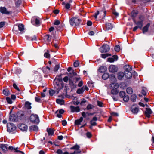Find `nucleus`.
<instances>
[{
	"label": "nucleus",
	"mask_w": 154,
	"mask_h": 154,
	"mask_svg": "<svg viewBox=\"0 0 154 154\" xmlns=\"http://www.w3.org/2000/svg\"><path fill=\"white\" fill-rule=\"evenodd\" d=\"M150 25V23H148L143 27L142 29V31L143 33H145L148 31V29Z\"/></svg>",
	"instance_id": "nucleus-17"
},
{
	"label": "nucleus",
	"mask_w": 154,
	"mask_h": 154,
	"mask_svg": "<svg viewBox=\"0 0 154 154\" xmlns=\"http://www.w3.org/2000/svg\"><path fill=\"white\" fill-rule=\"evenodd\" d=\"M62 75H63L62 74H60L58 76L59 78H57V80L58 81V82H56V86L55 87L57 89L56 91L57 93H58L60 90L61 89L63 88L62 85H60L59 82H61L62 81V79L61 78Z\"/></svg>",
	"instance_id": "nucleus-3"
},
{
	"label": "nucleus",
	"mask_w": 154,
	"mask_h": 154,
	"mask_svg": "<svg viewBox=\"0 0 154 154\" xmlns=\"http://www.w3.org/2000/svg\"><path fill=\"white\" fill-rule=\"evenodd\" d=\"M127 93L129 94H131L133 92L132 88L131 87H128L126 89Z\"/></svg>",
	"instance_id": "nucleus-37"
},
{
	"label": "nucleus",
	"mask_w": 154,
	"mask_h": 154,
	"mask_svg": "<svg viewBox=\"0 0 154 154\" xmlns=\"http://www.w3.org/2000/svg\"><path fill=\"white\" fill-rule=\"evenodd\" d=\"M64 112V111L63 110L61 109L57 111L55 113L56 114L57 117L59 118H61L62 117L61 114H63Z\"/></svg>",
	"instance_id": "nucleus-11"
},
{
	"label": "nucleus",
	"mask_w": 154,
	"mask_h": 154,
	"mask_svg": "<svg viewBox=\"0 0 154 154\" xmlns=\"http://www.w3.org/2000/svg\"><path fill=\"white\" fill-rule=\"evenodd\" d=\"M0 11L1 13H2L7 14H8L10 13V12L7 10L6 8L5 7H1L0 8Z\"/></svg>",
	"instance_id": "nucleus-21"
},
{
	"label": "nucleus",
	"mask_w": 154,
	"mask_h": 154,
	"mask_svg": "<svg viewBox=\"0 0 154 154\" xmlns=\"http://www.w3.org/2000/svg\"><path fill=\"white\" fill-rule=\"evenodd\" d=\"M18 127L19 128L23 131H26L27 130V126L23 124H19Z\"/></svg>",
	"instance_id": "nucleus-9"
},
{
	"label": "nucleus",
	"mask_w": 154,
	"mask_h": 154,
	"mask_svg": "<svg viewBox=\"0 0 154 154\" xmlns=\"http://www.w3.org/2000/svg\"><path fill=\"white\" fill-rule=\"evenodd\" d=\"M119 95L120 97L123 98L124 96L125 95V92L123 91H121L119 92Z\"/></svg>",
	"instance_id": "nucleus-42"
},
{
	"label": "nucleus",
	"mask_w": 154,
	"mask_h": 154,
	"mask_svg": "<svg viewBox=\"0 0 154 154\" xmlns=\"http://www.w3.org/2000/svg\"><path fill=\"white\" fill-rule=\"evenodd\" d=\"M106 29V30H108L112 29L113 28V26L110 23H107L105 25Z\"/></svg>",
	"instance_id": "nucleus-20"
},
{
	"label": "nucleus",
	"mask_w": 154,
	"mask_h": 154,
	"mask_svg": "<svg viewBox=\"0 0 154 154\" xmlns=\"http://www.w3.org/2000/svg\"><path fill=\"white\" fill-rule=\"evenodd\" d=\"M71 111L72 112H78L80 111V109L79 106L75 107L72 106H70Z\"/></svg>",
	"instance_id": "nucleus-8"
},
{
	"label": "nucleus",
	"mask_w": 154,
	"mask_h": 154,
	"mask_svg": "<svg viewBox=\"0 0 154 154\" xmlns=\"http://www.w3.org/2000/svg\"><path fill=\"white\" fill-rule=\"evenodd\" d=\"M109 69L110 72L114 73L117 71L118 68L116 66L112 65L109 66Z\"/></svg>",
	"instance_id": "nucleus-7"
},
{
	"label": "nucleus",
	"mask_w": 154,
	"mask_h": 154,
	"mask_svg": "<svg viewBox=\"0 0 154 154\" xmlns=\"http://www.w3.org/2000/svg\"><path fill=\"white\" fill-rule=\"evenodd\" d=\"M115 51L117 52H119L120 50V47L119 45H116L115 48Z\"/></svg>",
	"instance_id": "nucleus-45"
},
{
	"label": "nucleus",
	"mask_w": 154,
	"mask_h": 154,
	"mask_svg": "<svg viewBox=\"0 0 154 154\" xmlns=\"http://www.w3.org/2000/svg\"><path fill=\"white\" fill-rule=\"evenodd\" d=\"M138 14V11L136 10H133L131 13V17L133 18H134Z\"/></svg>",
	"instance_id": "nucleus-27"
},
{
	"label": "nucleus",
	"mask_w": 154,
	"mask_h": 154,
	"mask_svg": "<svg viewBox=\"0 0 154 154\" xmlns=\"http://www.w3.org/2000/svg\"><path fill=\"white\" fill-rule=\"evenodd\" d=\"M13 86L14 88L16 89L18 91H20V90L19 88H18L17 86L15 83H14L13 84Z\"/></svg>",
	"instance_id": "nucleus-55"
},
{
	"label": "nucleus",
	"mask_w": 154,
	"mask_h": 154,
	"mask_svg": "<svg viewBox=\"0 0 154 154\" xmlns=\"http://www.w3.org/2000/svg\"><path fill=\"white\" fill-rule=\"evenodd\" d=\"M111 94L113 95L114 94H117L118 93V91H117V89H112L111 91Z\"/></svg>",
	"instance_id": "nucleus-36"
},
{
	"label": "nucleus",
	"mask_w": 154,
	"mask_h": 154,
	"mask_svg": "<svg viewBox=\"0 0 154 154\" xmlns=\"http://www.w3.org/2000/svg\"><path fill=\"white\" fill-rule=\"evenodd\" d=\"M9 119L10 121L12 122H15L17 120V117L14 115H11L9 116Z\"/></svg>",
	"instance_id": "nucleus-19"
},
{
	"label": "nucleus",
	"mask_w": 154,
	"mask_h": 154,
	"mask_svg": "<svg viewBox=\"0 0 154 154\" xmlns=\"http://www.w3.org/2000/svg\"><path fill=\"white\" fill-rule=\"evenodd\" d=\"M47 131L48 132L49 135H52L54 134V131L53 129L47 128Z\"/></svg>",
	"instance_id": "nucleus-30"
},
{
	"label": "nucleus",
	"mask_w": 154,
	"mask_h": 154,
	"mask_svg": "<svg viewBox=\"0 0 154 154\" xmlns=\"http://www.w3.org/2000/svg\"><path fill=\"white\" fill-rule=\"evenodd\" d=\"M18 29L20 31H23L24 29V26L23 24H20L18 25Z\"/></svg>",
	"instance_id": "nucleus-32"
},
{
	"label": "nucleus",
	"mask_w": 154,
	"mask_h": 154,
	"mask_svg": "<svg viewBox=\"0 0 154 154\" xmlns=\"http://www.w3.org/2000/svg\"><path fill=\"white\" fill-rule=\"evenodd\" d=\"M31 103L29 102H26L25 104V107L28 109H30L32 107L31 106Z\"/></svg>",
	"instance_id": "nucleus-28"
},
{
	"label": "nucleus",
	"mask_w": 154,
	"mask_h": 154,
	"mask_svg": "<svg viewBox=\"0 0 154 154\" xmlns=\"http://www.w3.org/2000/svg\"><path fill=\"white\" fill-rule=\"evenodd\" d=\"M60 23V22L58 20H55L54 23V24L55 25H58Z\"/></svg>",
	"instance_id": "nucleus-54"
},
{
	"label": "nucleus",
	"mask_w": 154,
	"mask_h": 154,
	"mask_svg": "<svg viewBox=\"0 0 154 154\" xmlns=\"http://www.w3.org/2000/svg\"><path fill=\"white\" fill-rule=\"evenodd\" d=\"M110 48L109 46L106 44L103 45L100 48V51L102 53L107 52L109 50Z\"/></svg>",
	"instance_id": "nucleus-6"
},
{
	"label": "nucleus",
	"mask_w": 154,
	"mask_h": 154,
	"mask_svg": "<svg viewBox=\"0 0 154 154\" xmlns=\"http://www.w3.org/2000/svg\"><path fill=\"white\" fill-rule=\"evenodd\" d=\"M6 100L8 103L9 104H11L12 103V101L11 99L9 97H7L6 98Z\"/></svg>",
	"instance_id": "nucleus-47"
},
{
	"label": "nucleus",
	"mask_w": 154,
	"mask_h": 154,
	"mask_svg": "<svg viewBox=\"0 0 154 154\" xmlns=\"http://www.w3.org/2000/svg\"><path fill=\"white\" fill-rule=\"evenodd\" d=\"M81 151L80 150H75L73 152L71 153V154H76L80 153L81 152Z\"/></svg>",
	"instance_id": "nucleus-57"
},
{
	"label": "nucleus",
	"mask_w": 154,
	"mask_h": 154,
	"mask_svg": "<svg viewBox=\"0 0 154 154\" xmlns=\"http://www.w3.org/2000/svg\"><path fill=\"white\" fill-rule=\"evenodd\" d=\"M152 113V111L149 108H147L146 109V111L145 112V114L148 118H149L150 114Z\"/></svg>",
	"instance_id": "nucleus-15"
},
{
	"label": "nucleus",
	"mask_w": 154,
	"mask_h": 154,
	"mask_svg": "<svg viewBox=\"0 0 154 154\" xmlns=\"http://www.w3.org/2000/svg\"><path fill=\"white\" fill-rule=\"evenodd\" d=\"M125 73L122 72H119L118 73V78L119 80H121L124 77Z\"/></svg>",
	"instance_id": "nucleus-25"
},
{
	"label": "nucleus",
	"mask_w": 154,
	"mask_h": 154,
	"mask_svg": "<svg viewBox=\"0 0 154 154\" xmlns=\"http://www.w3.org/2000/svg\"><path fill=\"white\" fill-rule=\"evenodd\" d=\"M107 70V68L106 66H102L99 68L98 71L100 73H103L106 71Z\"/></svg>",
	"instance_id": "nucleus-16"
},
{
	"label": "nucleus",
	"mask_w": 154,
	"mask_h": 154,
	"mask_svg": "<svg viewBox=\"0 0 154 154\" xmlns=\"http://www.w3.org/2000/svg\"><path fill=\"white\" fill-rule=\"evenodd\" d=\"M79 63L78 61H76L74 63V66L75 67H77L79 66Z\"/></svg>",
	"instance_id": "nucleus-51"
},
{
	"label": "nucleus",
	"mask_w": 154,
	"mask_h": 154,
	"mask_svg": "<svg viewBox=\"0 0 154 154\" xmlns=\"http://www.w3.org/2000/svg\"><path fill=\"white\" fill-rule=\"evenodd\" d=\"M80 146L77 144H76L70 148L71 150L75 149L76 150H80L79 149Z\"/></svg>",
	"instance_id": "nucleus-34"
},
{
	"label": "nucleus",
	"mask_w": 154,
	"mask_h": 154,
	"mask_svg": "<svg viewBox=\"0 0 154 154\" xmlns=\"http://www.w3.org/2000/svg\"><path fill=\"white\" fill-rule=\"evenodd\" d=\"M63 81L65 82H67L69 80V78L68 76H65L63 78Z\"/></svg>",
	"instance_id": "nucleus-60"
},
{
	"label": "nucleus",
	"mask_w": 154,
	"mask_h": 154,
	"mask_svg": "<svg viewBox=\"0 0 154 154\" xmlns=\"http://www.w3.org/2000/svg\"><path fill=\"white\" fill-rule=\"evenodd\" d=\"M45 38L46 39L48 42L51 40V36L49 35H46L45 36Z\"/></svg>",
	"instance_id": "nucleus-43"
},
{
	"label": "nucleus",
	"mask_w": 154,
	"mask_h": 154,
	"mask_svg": "<svg viewBox=\"0 0 154 154\" xmlns=\"http://www.w3.org/2000/svg\"><path fill=\"white\" fill-rule=\"evenodd\" d=\"M45 69H47V72H50V67L48 66H46L43 67L42 69V71H45Z\"/></svg>",
	"instance_id": "nucleus-48"
},
{
	"label": "nucleus",
	"mask_w": 154,
	"mask_h": 154,
	"mask_svg": "<svg viewBox=\"0 0 154 154\" xmlns=\"http://www.w3.org/2000/svg\"><path fill=\"white\" fill-rule=\"evenodd\" d=\"M71 75H72V76H75L77 75V73L74 71H72V72H71L70 73Z\"/></svg>",
	"instance_id": "nucleus-62"
},
{
	"label": "nucleus",
	"mask_w": 154,
	"mask_h": 154,
	"mask_svg": "<svg viewBox=\"0 0 154 154\" xmlns=\"http://www.w3.org/2000/svg\"><path fill=\"white\" fill-rule=\"evenodd\" d=\"M137 98V96L136 94H134L131 95V100L133 102H134L136 101Z\"/></svg>",
	"instance_id": "nucleus-39"
},
{
	"label": "nucleus",
	"mask_w": 154,
	"mask_h": 154,
	"mask_svg": "<svg viewBox=\"0 0 154 154\" xmlns=\"http://www.w3.org/2000/svg\"><path fill=\"white\" fill-rule=\"evenodd\" d=\"M63 27V26L62 25H59V26H57L55 27L57 31H59L61 30Z\"/></svg>",
	"instance_id": "nucleus-50"
},
{
	"label": "nucleus",
	"mask_w": 154,
	"mask_h": 154,
	"mask_svg": "<svg viewBox=\"0 0 154 154\" xmlns=\"http://www.w3.org/2000/svg\"><path fill=\"white\" fill-rule=\"evenodd\" d=\"M81 21L80 19H78L76 17H73L69 20L70 25L72 26H79Z\"/></svg>",
	"instance_id": "nucleus-1"
},
{
	"label": "nucleus",
	"mask_w": 154,
	"mask_h": 154,
	"mask_svg": "<svg viewBox=\"0 0 154 154\" xmlns=\"http://www.w3.org/2000/svg\"><path fill=\"white\" fill-rule=\"evenodd\" d=\"M109 77V74L107 73H104L102 76V78L104 80H106Z\"/></svg>",
	"instance_id": "nucleus-33"
},
{
	"label": "nucleus",
	"mask_w": 154,
	"mask_h": 154,
	"mask_svg": "<svg viewBox=\"0 0 154 154\" xmlns=\"http://www.w3.org/2000/svg\"><path fill=\"white\" fill-rule=\"evenodd\" d=\"M86 135L87 137L88 138H90L92 136L91 134L89 132H88L86 133Z\"/></svg>",
	"instance_id": "nucleus-63"
},
{
	"label": "nucleus",
	"mask_w": 154,
	"mask_h": 154,
	"mask_svg": "<svg viewBox=\"0 0 154 154\" xmlns=\"http://www.w3.org/2000/svg\"><path fill=\"white\" fill-rule=\"evenodd\" d=\"M59 68V66L58 65H56L54 67V70L57 71Z\"/></svg>",
	"instance_id": "nucleus-64"
},
{
	"label": "nucleus",
	"mask_w": 154,
	"mask_h": 154,
	"mask_svg": "<svg viewBox=\"0 0 154 154\" xmlns=\"http://www.w3.org/2000/svg\"><path fill=\"white\" fill-rule=\"evenodd\" d=\"M55 93V91L53 90H50L49 91V93L50 95L51 96H52L53 95V94Z\"/></svg>",
	"instance_id": "nucleus-52"
},
{
	"label": "nucleus",
	"mask_w": 154,
	"mask_h": 154,
	"mask_svg": "<svg viewBox=\"0 0 154 154\" xmlns=\"http://www.w3.org/2000/svg\"><path fill=\"white\" fill-rule=\"evenodd\" d=\"M29 119L31 122L35 124H38L40 121L38 115L35 114H32L30 117Z\"/></svg>",
	"instance_id": "nucleus-2"
},
{
	"label": "nucleus",
	"mask_w": 154,
	"mask_h": 154,
	"mask_svg": "<svg viewBox=\"0 0 154 154\" xmlns=\"http://www.w3.org/2000/svg\"><path fill=\"white\" fill-rule=\"evenodd\" d=\"M7 131L8 132H12L14 131L16 129V127L13 123H8L7 125Z\"/></svg>",
	"instance_id": "nucleus-4"
},
{
	"label": "nucleus",
	"mask_w": 154,
	"mask_h": 154,
	"mask_svg": "<svg viewBox=\"0 0 154 154\" xmlns=\"http://www.w3.org/2000/svg\"><path fill=\"white\" fill-rule=\"evenodd\" d=\"M131 110L133 113L136 114L139 111V108L136 104H134L131 106Z\"/></svg>",
	"instance_id": "nucleus-5"
},
{
	"label": "nucleus",
	"mask_w": 154,
	"mask_h": 154,
	"mask_svg": "<svg viewBox=\"0 0 154 154\" xmlns=\"http://www.w3.org/2000/svg\"><path fill=\"white\" fill-rule=\"evenodd\" d=\"M118 59V57L116 55H114L112 57L109 58L108 59V61L110 62H113L115 61H116Z\"/></svg>",
	"instance_id": "nucleus-12"
},
{
	"label": "nucleus",
	"mask_w": 154,
	"mask_h": 154,
	"mask_svg": "<svg viewBox=\"0 0 154 154\" xmlns=\"http://www.w3.org/2000/svg\"><path fill=\"white\" fill-rule=\"evenodd\" d=\"M56 153H57V154H63V152L60 149H58L57 150L56 152Z\"/></svg>",
	"instance_id": "nucleus-58"
},
{
	"label": "nucleus",
	"mask_w": 154,
	"mask_h": 154,
	"mask_svg": "<svg viewBox=\"0 0 154 154\" xmlns=\"http://www.w3.org/2000/svg\"><path fill=\"white\" fill-rule=\"evenodd\" d=\"M18 147H17L16 148H14L12 146H10L9 147L8 149L9 150H14V151L15 152H20L22 153H23V152L22 151H20V150H17Z\"/></svg>",
	"instance_id": "nucleus-26"
},
{
	"label": "nucleus",
	"mask_w": 154,
	"mask_h": 154,
	"mask_svg": "<svg viewBox=\"0 0 154 154\" xmlns=\"http://www.w3.org/2000/svg\"><path fill=\"white\" fill-rule=\"evenodd\" d=\"M111 54H101V57L103 58H105L109 56H111Z\"/></svg>",
	"instance_id": "nucleus-41"
},
{
	"label": "nucleus",
	"mask_w": 154,
	"mask_h": 154,
	"mask_svg": "<svg viewBox=\"0 0 154 154\" xmlns=\"http://www.w3.org/2000/svg\"><path fill=\"white\" fill-rule=\"evenodd\" d=\"M8 146L7 144H1L0 146V148H1L2 150L4 152H6L7 150V146Z\"/></svg>",
	"instance_id": "nucleus-24"
},
{
	"label": "nucleus",
	"mask_w": 154,
	"mask_h": 154,
	"mask_svg": "<svg viewBox=\"0 0 154 154\" xmlns=\"http://www.w3.org/2000/svg\"><path fill=\"white\" fill-rule=\"evenodd\" d=\"M3 93L6 96H8L9 94V92L7 89L3 90Z\"/></svg>",
	"instance_id": "nucleus-44"
},
{
	"label": "nucleus",
	"mask_w": 154,
	"mask_h": 154,
	"mask_svg": "<svg viewBox=\"0 0 154 154\" xmlns=\"http://www.w3.org/2000/svg\"><path fill=\"white\" fill-rule=\"evenodd\" d=\"M95 107V106L92 104H89L86 108V109L88 110H90L92 109H93Z\"/></svg>",
	"instance_id": "nucleus-38"
},
{
	"label": "nucleus",
	"mask_w": 154,
	"mask_h": 154,
	"mask_svg": "<svg viewBox=\"0 0 154 154\" xmlns=\"http://www.w3.org/2000/svg\"><path fill=\"white\" fill-rule=\"evenodd\" d=\"M134 23L136 24L139 28L140 29H141L143 26V21H140L139 20L137 22H136V20L134 19Z\"/></svg>",
	"instance_id": "nucleus-10"
},
{
	"label": "nucleus",
	"mask_w": 154,
	"mask_h": 154,
	"mask_svg": "<svg viewBox=\"0 0 154 154\" xmlns=\"http://www.w3.org/2000/svg\"><path fill=\"white\" fill-rule=\"evenodd\" d=\"M84 92V90L83 89V88H79L77 89V93L78 94H82Z\"/></svg>",
	"instance_id": "nucleus-40"
},
{
	"label": "nucleus",
	"mask_w": 154,
	"mask_h": 154,
	"mask_svg": "<svg viewBox=\"0 0 154 154\" xmlns=\"http://www.w3.org/2000/svg\"><path fill=\"white\" fill-rule=\"evenodd\" d=\"M21 3V1L20 0H18L16 1L15 4L17 6H18Z\"/></svg>",
	"instance_id": "nucleus-56"
},
{
	"label": "nucleus",
	"mask_w": 154,
	"mask_h": 154,
	"mask_svg": "<svg viewBox=\"0 0 154 154\" xmlns=\"http://www.w3.org/2000/svg\"><path fill=\"white\" fill-rule=\"evenodd\" d=\"M90 123L92 126H95L97 125L96 122H94V121L91 120L90 122Z\"/></svg>",
	"instance_id": "nucleus-61"
},
{
	"label": "nucleus",
	"mask_w": 154,
	"mask_h": 154,
	"mask_svg": "<svg viewBox=\"0 0 154 154\" xmlns=\"http://www.w3.org/2000/svg\"><path fill=\"white\" fill-rule=\"evenodd\" d=\"M83 118L82 117L80 118L79 119L76 120L75 121V124L77 125H80L83 121Z\"/></svg>",
	"instance_id": "nucleus-31"
},
{
	"label": "nucleus",
	"mask_w": 154,
	"mask_h": 154,
	"mask_svg": "<svg viewBox=\"0 0 154 154\" xmlns=\"http://www.w3.org/2000/svg\"><path fill=\"white\" fill-rule=\"evenodd\" d=\"M124 68L125 69V72L126 71L130 72L132 70V68L129 65H125L124 66Z\"/></svg>",
	"instance_id": "nucleus-29"
},
{
	"label": "nucleus",
	"mask_w": 154,
	"mask_h": 154,
	"mask_svg": "<svg viewBox=\"0 0 154 154\" xmlns=\"http://www.w3.org/2000/svg\"><path fill=\"white\" fill-rule=\"evenodd\" d=\"M29 129L31 131H37L38 130V128L37 125H32L29 127Z\"/></svg>",
	"instance_id": "nucleus-22"
},
{
	"label": "nucleus",
	"mask_w": 154,
	"mask_h": 154,
	"mask_svg": "<svg viewBox=\"0 0 154 154\" xmlns=\"http://www.w3.org/2000/svg\"><path fill=\"white\" fill-rule=\"evenodd\" d=\"M35 100L36 102H41V99L39 97H35Z\"/></svg>",
	"instance_id": "nucleus-49"
},
{
	"label": "nucleus",
	"mask_w": 154,
	"mask_h": 154,
	"mask_svg": "<svg viewBox=\"0 0 154 154\" xmlns=\"http://www.w3.org/2000/svg\"><path fill=\"white\" fill-rule=\"evenodd\" d=\"M110 79L111 81H115L116 80V78L114 75H111L110 77Z\"/></svg>",
	"instance_id": "nucleus-53"
},
{
	"label": "nucleus",
	"mask_w": 154,
	"mask_h": 154,
	"mask_svg": "<svg viewBox=\"0 0 154 154\" xmlns=\"http://www.w3.org/2000/svg\"><path fill=\"white\" fill-rule=\"evenodd\" d=\"M125 75L126 78L128 79H130L132 77V74L130 72H125Z\"/></svg>",
	"instance_id": "nucleus-23"
},
{
	"label": "nucleus",
	"mask_w": 154,
	"mask_h": 154,
	"mask_svg": "<svg viewBox=\"0 0 154 154\" xmlns=\"http://www.w3.org/2000/svg\"><path fill=\"white\" fill-rule=\"evenodd\" d=\"M123 100L125 102H127L129 100V97L128 96H125L123 97Z\"/></svg>",
	"instance_id": "nucleus-46"
},
{
	"label": "nucleus",
	"mask_w": 154,
	"mask_h": 154,
	"mask_svg": "<svg viewBox=\"0 0 154 154\" xmlns=\"http://www.w3.org/2000/svg\"><path fill=\"white\" fill-rule=\"evenodd\" d=\"M44 56L47 58H48L50 57V54L48 53H45L44 54Z\"/></svg>",
	"instance_id": "nucleus-59"
},
{
	"label": "nucleus",
	"mask_w": 154,
	"mask_h": 154,
	"mask_svg": "<svg viewBox=\"0 0 154 154\" xmlns=\"http://www.w3.org/2000/svg\"><path fill=\"white\" fill-rule=\"evenodd\" d=\"M109 87L111 89H117L119 87V85L117 83H113L109 85Z\"/></svg>",
	"instance_id": "nucleus-13"
},
{
	"label": "nucleus",
	"mask_w": 154,
	"mask_h": 154,
	"mask_svg": "<svg viewBox=\"0 0 154 154\" xmlns=\"http://www.w3.org/2000/svg\"><path fill=\"white\" fill-rule=\"evenodd\" d=\"M26 38L27 39L29 40H37V36L35 35L32 36H26Z\"/></svg>",
	"instance_id": "nucleus-18"
},
{
	"label": "nucleus",
	"mask_w": 154,
	"mask_h": 154,
	"mask_svg": "<svg viewBox=\"0 0 154 154\" xmlns=\"http://www.w3.org/2000/svg\"><path fill=\"white\" fill-rule=\"evenodd\" d=\"M57 103L60 105H62L64 103V101L63 99H57L56 100Z\"/></svg>",
	"instance_id": "nucleus-35"
},
{
	"label": "nucleus",
	"mask_w": 154,
	"mask_h": 154,
	"mask_svg": "<svg viewBox=\"0 0 154 154\" xmlns=\"http://www.w3.org/2000/svg\"><path fill=\"white\" fill-rule=\"evenodd\" d=\"M106 11L104 8H103L102 11H99V14L100 15V17L102 18H104L106 16Z\"/></svg>",
	"instance_id": "nucleus-14"
}]
</instances>
